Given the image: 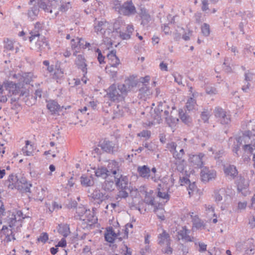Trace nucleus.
<instances>
[{
  "label": "nucleus",
  "instance_id": "obj_14",
  "mask_svg": "<svg viewBox=\"0 0 255 255\" xmlns=\"http://www.w3.org/2000/svg\"><path fill=\"white\" fill-rule=\"evenodd\" d=\"M75 64L78 69H80L85 74L87 73V64L86 60L83 55H78L75 61Z\"/></svg>",
  "mask_w": 255,
  "mask_h": 255
},
{
  "label": "nucleus",
  "instance_id": "obj_20",
  "mask_svg": "<svg viewBox=\"0 0 255 255\" xmlns=\"http://www.w3.org/2000/svg\"><path fill=\"white\" fill-rule=\"evenodd\" d=\"M17 184L18 190L25 192H30V187L32 186V184L28 183L25 178L22 177L20 179L18 180Z\"/></svg>",
  "mask_w": 255,
  "mask_h": 255
},
{
  "label": "nucleus",
  "instance_id": "obj_62",
  "mask_svg": "<svg viewBox=\"0 0 255 255\" xmlns=\"http://www.w3.org/2000/svg\"><path fill=\"white\" fill-rule=\"evenodd\" d=\"M150 76L148 75L145 76L144 77H140L139 78V84H146V83L148 84L149 82L150 81Z\"/></svg>",
  "mask_w": 255,
  "mask_h": 255
},
{
  "label": "nucleus",
  "instance_id": "obj_3",
  "mask_svg": "<svg viewBox=\"0 0 255 255\" xmlns=\"http://www.w3.org/2000/svg\"><path fill=\"white\" fill-rule=\"evenodd\" d=\"M39 4L41 8L50 13L53 9L65 12L72 7L71 2L66 0H40Z\"/></svg>",
  "mask_w": 255,
  "mask_h": 255
},
{
  "label": "nucleus",
  "instance_id": "obj_44",
  "mask_svg": "<svg viewBox=\"0 0 255 255\" xmlns=\"http://www.w3.org/2000/svg\"><path fill=\"white\" fill-rule=\"evenodd\" d=\"M196 105V101L192 98H189L186 103V107L188 111H191L194 109Z\"/></svg>",
  "mask_w": 255,
  "mask_h": 255
},
{
  "label": "nucleus",
  "instance_id": "obj_1",
  "mask_svg": "<svg viewBox=\"0 0 255 255\" xmlns=\"http://www.w3.org/2000/svg\"><path fill=\"white\" fill-rule=\"evenodd\" d=\"M24 218L23 213L20 210L17 211L16 214L12 213L7 217V221L10 229H8L6 226H3L1 229V232L6 236L7 242L15 240L13 232H18L20 230L22 227V219Z\"/></svg>",
  "mask_w": 255,
  "mask_h": 255
},
{
  "label": "nucleus",
  "instance_id": "obj_42",
  "mask_svg": "<svg viewBox=\"0 0 255 255\" xmlns=\"http://www.w3.org/2000/svg\"><path fill=\"white\" fill-rule=\"evenodd\" d=\"M254 50V47L249 45L246 44L243 50V55L245 57H249L252 54V52Z\"/></svg>",
  "mask_w": 255,
  "mask_h": 255
},
{
  "label": "nucleus",
  "instance_id": "obj_23",
  "mask_svg": "<svg viewBox=\"0 0 255 255\" xmlns=\"http://www.w3.org/2000/svg\"><path fill=\"white\" fill-rule=\"evenodd\" d=\"M39 1L40 0H38L37 5H34L28 10L27 13V16L31 20L35 19L39 13V8H41L39 4Z\"/></svg>",
  "mask_w": 255,
  "mask_h": 255
},
{
  "label": "nucleus",
  "instance_id": "obj_4",
  "mask_svg": "<svg viewBox=\"0 0 255 255\" xmlns=\"http://www.w3.org/2000/svg\"><path fill=\"white\" fill-rule=\"evenodd\" d=\"M115 185L118 191L117 196L120 198H126L128 196L129 193L131 192L132 189L130 186L127 176L118 173L114 176Z\"/></svg>",
  "mask_w": 255,
  "mask_h": 255
},
{
  "label": "nucleus",
  "instance_id": "obj_22",
  "mask_svg": "<svg viewBox=\"0 0 255 255\" xmlns=\"http://www.w3.org/2000/svg\"><path fill=\"white\" fill-rule=\"evenodd\" d=\"M42 24L39 22H37L35 25L34 28L30 31L29 34L30 36L29 37V40L30 42L32 41L37 36H41L40 32L42 30Z\"/></svg>",
  "mask_w": 255,
  "mask_h": 255
},
{
  "label": "nucleus",
  "instance_id": "obj_12",
  "mask_svg": "<svg viewBox=\"0 0 255 255\" xmlns=\"http://www.w3.org/2000/svg\"><path fill=\"white\" fill-rule=\"evenodd\" d=\"M190 230L187 229L186 226L182 227L181 230L177 232L178 240H182L185 242H192L194 241V238L189 235Z\"/></svg>",
  "mask_w": 255,
  "mask_h": 255
},
{
  "label": "nucleus",
  "instance_id": "obj_26",
  "mask_svg": "<svg viewBox=\"0 0 255 255\" xmlns=\"http://www.w3.org/2000/svg\"><path fill=\"white\" fill-rule=\"evenodd\" d=\"M164 184H159L157 187V196L160 198L166 199L168 201L170 199V195L167 192L169 190V188L167 187L166 189H164Z\"/></svg>",
  "mask_w": 255,
  "mask_h": 255
},
{
  "label": "nucleus",
  "instance_id": "obj_37",
  "mask_svg": "<svg viewBox=\"0 0 255 255\" xmlns=\"http://www.w3.org/2000/svg\"><path fill=\"white\" fill-rule=\"evenodd\" d=\"M63 70L60 68V63L57 61L55 64L53 77L57 79H60L63 77Z\"/></svg>",
  "mask_w": 255,
  "mask_h": 255
},
{
  "label": "nucleus",
  "instance_id": "obj_35",
  "mask_svg": "<svg viewBox=\"0 0 255 255\" xmlns=\"http://www.w3.org/2000/svg\"><path fill=\"white\" fill-rule=\"evenodd\" d=\"M115 185V181L106 179L102 185V188L105 191H112L114 190Z\"/></svg>",
  "mask_w": 255,
  "mask_h": 255
},
{
  "label": "nucleus",
  "instance_id": "obj_36",
  "mask_svg": "<svg viewBox=\"0 0 255 255\" xmlns=\"http://www.w3.org/2000/svg\"><path fill=\"white\" fill-rule=\"evenodd\" d=\"M47 109L52 113H55L60 110V106L58 103L55 101H50L47 104Z\"/></svg>",
  "mask_w": 255,
  "mask_h": 255
},
{
  "label": "nucleus",
  "instance_id": "obj_17",
  "mask_svg": "<svg viewBox=\"0 0 255 255\" xmlns=\"http://www.w3.org/2000/svg\"><path fill=\"white\" fill-rule=\"evenodd\" d=\"M106 168L108 171L107 172L109 174V176L112 175L114 176H116L119 173L118 171L120 170L119 163L116 160H112L108 163Z\"/></svg>",
  "mask_w": 255,
  "mask_h": 255
},
{
  "label": "nucleus",
  "instance_id": "obj_56",
  "mask_svg": "<svg viewBox=\"0 0 255 255\" xmlns=\"http://www.w3.org/2000/svg\"><path fill=\"white\" fill-rule=\"evenodd\" d=\"M179 180L181 186L187 185L188 183H190V180L189 179V176L188 175L183 177H180Z\"/></svg>",
  "mask_w": 255,
  "mask_h": 255
},
{
  "label": "nucleus",
  "instance_id": "obj_60",
  "mask_svg": "<svg viewBox=\"0 0 255 255\" xmlns=\"http://www.w3.org/2000/svg\"><path fill=\"white\" fill-rule=\"evenodd\" d=\"M18 180L17 179V177L15 176L13 174H10L7 179L5 182H6V184H7L8 182L11 183H17Z\"/></svg>",
  "mask_w": 255,
  "mask_h": 255
},
{
  "label": "nucleus",
  "instance_id": "obj_48",
  "mask_svg": "<svg viewBox=\"0 0 255 255\" xmlns=\"http://www.w3.org/2000/svg\"><path fill=\"white\" fill-rule=\"evenodd\" d=\"M48 240V235L47 233L43 232L40 234L39 237L37 238L38 242H41L43 244L46 243Z\"/></svg>",
  "mask_w": 255,
  "mask_h": 255
},
{
  "label": "nucleus",
  "instance_id": "obj_45",
  "mask_svg": "<svg viewBox=\"0 0 255 255\" xmlns=\"http://www.w3.org/2000/svg\"><path fill=\"white\" fill-rule=\"evenodd\" d=\"M201 31L205 36H208L210 33V25L206 23H204L201 26Z\"/></svg>",
  "mask_w": 255,
  "mask_h": 255
},
{
  "label": "nucleus",
  "instance_id": "obj_15",
  "mask_svg": "<svg viewBox=\"0 0 255 255\" xmlns=\"http://www.w3.org/2000/svg\"><path fill=\"white\" fill-rule=\"evenodd\" d=\"M204 154L199 153L197 155H193L190 157V161L195 166V168H201L203 166V157Z\"/></svg>",
  "mask_w": 255,
  "mask_h": 255
},
{
  "label": "nucleus",
  "instance_id": "obj_52",
  "mask_svg": "<svg viewBox=\"0 0 255 255\" xmlns=\"http://www.w3.org/2000/svg\"><path fill=\"white\" fill-rule=\"evenodd\" d=\"M184 154V149L182 148H181L179 149V152H178L177 150H176V151L175 152H174L173 156L176 159L180 160L182 158Z\"/></svg>",
  "mask_w": 255,
  "mask_h": 255
},
{
  "label": "nucleus",
  "instance_id": "obj_7",
  "mask_svg": "<svg viewBox=\"0 0 255 255\" xmlns=\"http://www.w3.org/2000/svg\"><path fill=\"white\" fill-rule=\"evenodd\" d=\"M98 218L94 211L88 210L84 219L81 222V226L83 229H91L92 227L97 223Z\"/></svg>",
  "mask_w": 255,
  "mask_h": 255
},
{
  "label": "nucleus",
  "instance_id": "obj_63",
  "mask_svg": "<svg viewBox=\"0 0 255 255\" xmlns=\"http://www.w3.org/2000/svg\"><path fill=\"white\" fill-rule=\"evenodd\" d=\"M105 239L107 242L110 243H113L115 240V239L113 237L110 235V234H109L107 232L105 233Z\"/></svg>",
  "mask_w": 255,
  "mask_h": 255
},
{
  "label": "nucleus",
  "instance_id": "obj_11",
  "mask_svg": "<svg viewBox=\"0 0 255 255\" xmlns=\"http://www.w3.org/2000/svg\"><path fill=\"white\" fill-rule=\"evenodd\" d=\"M90 197L93 200L95 203L99 205L101 204L103 201L108 199V195L105 193H103L98 188H96L91 194Z\"/></svg>",
  "mask_w": 255,
  "mask_h": 255
},
{
  "label": "nucleus",
  "instance_id": "obj_30",
  "mask_svg": "<svg viewBox=\"0 0 255 255\" xmlns=\"http://www.w3.org/2000/svg\"><path fill=\"white\" fill-rule=\"evenodd\" d=\"M108 24L106 21H99L97 23L95 22L94 25L95 31L98 34L99 33L104 34L105 32L106 25Z\"/></svg>",
  "mask_w": 255,
  "mask_h": 255
},
{
  "label": "nucleus",
  "instance_id": "obj_34",
  "mask_svg": "<svg viewBox=\"0 0 255 255\" xmlns=\"http://www.w3.org/2000/svg\"><path fill=\"white\" fill-rule=\"evenodd\" d=\"M246 181L243 177L240 176L236 181L237 189L239 192H242L244 189H246L248 185L245 183Z\"/></svg>",
  "mask_w": 255,
  "mask_h": 255
},
{
  "label": "nucleus",
  "instance_id": "obj_27",
  "mask_svg": "<svg viewBox=\"0 0 255 255\" xmlns=\"http://www.w3.org/2000/svg\"><path fill=\"white\" fill-rule=\"evenodd\" d=\"M57 230L58 232L65 238L70 233L69 225L67 224H58Z\"/></svg>",
  "mask_w": 255,
  "mask_h": 255
},
{
  "label": "nucleus",
  "instance_id": "obj_31",
  "mask_svg": "<svg viewBox=\"0 0 255 255\" xmlns=\"http://www.w3.org/2000/svg\"><path fill=\"white\" fill-rule=\"evenodd\" d=\"M193 229L194 228H196L197 230H201L202 229H204L205 227V224L204 222L199 218L197 216H195L193 219Z\"/></svg>",
  "mask_w": 255,
  "mask_h": 255
},
{
  "label": "nucleus",
  "instance_id": "obj_53",
  "mask_svg": "<svg viewBox=\"0 0 255 255\" xmlns=\"http://www.w3.org/2000/svg\"><path fill=\"white\" fill-rule=\"evenodd\" d=\"M188 187L187 189L188 191V193L189 195H191L194 191L196 190L197 187L196 186L195 183L194 182L191 183V181L190 183H188L187 185Z\"/></svg>",
  "mask_w": 255,
  "mask_h": 255
},
{
  "label": "nucleus",
  "instance_id": "obj_50",
  "mask_svg": "<svg viewBox=\"0 0 255 255\" xmlns=\"http://www.w3.org/2000/svg\"><path fill=\"white\" fill-rule=\"evenodd\" d=\"M167 148L173 155L174 152L177 150V144L174 142H171L167 144Z\"/></svg>",
  "mask_w": 255,
  "mask_h": 255
},
{
  "label": "nucleus",
  "instance_id": "obj_33",
  "mask_svg": "<svg viewBox=\"0 0 255 255\" xmlns=\"http://www.w3.org/2000/svg\"><path fill=\"white\" fill-rule=\"evenodd\" d=\"M108 171L106 167H101L98 168L95 171V175L97 177H100L104 179H106L109 177V174L108 173Z\"/></svg>",
  "mask_w": 255,
  "mask_h": 255
},
{
  "label": "nucleus",
  "instance_id": "obj_2",
  "mask_svg": "<svg viewBox=\"0 0 255 255\" xmlns=\"http://www.w3.org/2000/svg\"><path fill=\"white\" fill-rule=\"evenodd\" d=\"M5 87L8 92L7 96L11 98V104L19 100H24L29 95L28 88L22 82L16 83L9 81L8 84H7Z\"/></svg>",
  "mask_w": 255,
  "mask_h": 255
},
{
  "label": "nucleus",
  "instance_id": "obj_5",
  "mask_svg": "<svg viewBox=\"0 0 255 255\" xmlns=\"http://www.w3.org/2000/svg\"><path fill=\"white\" fill-rule=\"evenodd\" d=\"M128 92V89L125 84H112L107 89L106 95L111 101L119 102L124 100Z\"/></svg>",
  "mask_w": 255,
  "mask_h": 255
},
{
  "label": "nucleus",
  "instance_id": "obj_39",
  "mask_svg": "<svg viewBox=\"0 0 255 255\" xmlns=\"http://www.w3.org/2000/svg\"><path fill=\"white\" fill-rule=\"evenodd\" d=\"M105 69L106 72L110 74L112 78H115L117 77L118 71L119 70L118 66L114 67L111 66H106Z\"/></svg>",
  "mask_w": 255,
  "mask_h": 255
},
{
  "label": "nucleus",
  "instance_id": "obj_25",
  "mask_svg": "<svg viewBox=\"0 0 255 255\" xmlns=\"http://www.w3.org/2000/svg\"><path fill=\"white\" fill-rule=\"evenodd\" d=\"M139 175L145 179H149L150 177V169L147 165L139 166L137 168Z\"/></svg>",
  "mask_w": 255,
  "mask_h": 255
},
{
  "label": "nucleus",
  "instance_id": "obj_49",
  "mask_svg": "<svg viewBox=\"0 0 255 255\" xmlns=\"http://www.w3.org/2000/svg\"><path fill=\"white\" fill-rule=\"evenodd\" d=\"M145 203L149 205H151L156 209L157 208L154 201V198L151 196H146L145 198Z\"/></svg>",
  "mask_w": 255,
  "mask_h": 255
},
{
  "label": "nucleus",
  "instance_id": "obj_40",
  "mask_svg": "<svg viewBox=\"0 0 255 255\" xmlns=\"http://www.w3.org/2000/svg\"><path fill=\"white\" fill-rule=\"evenodd\" d=\"M33 74L32 73H25L22 74V77L21 80L22 83H23L24 85H29L32 80Z\"/></svg>",
  "mask_w": 255,
  "mask_h": 255
},
{
  "label": "nucleus",
  "instance_id": "obj_6",
  "mask_svg": "<svg viewBox=\"0 0 255 255\" xmlns=\"http://www.w3.org/2000/svg\"><path fill=\"white\" fill-rule=\"evenodd\" d=\"M99 146L103 151L109 154H115L120 150V146L118 141H111L106 138L99 141Z\"/></svg>",
  "mask_w": 255,
  "mask_h": 255
},
{
  "label": "nucleus",
  "instance_id": "obj_61",
  "mask_svg": "<svg viewBox=\"0 0 255 255\" xmlns=\"http://www.w3.org/2000/svg\"><path fill=\"white\" fill-rule=\"evenodd\" d=\"M77 45H78V50L79 49H83L84 47V44L85 43L84 39L82 38H79L78 37L76 38Z\"/></svg>",
  "mask_w": 255,
  "mask_h": 255
},
{
  "label": "nucleus",
  "instance_id": "obj_28",
  "mask_svg": "<svg viewBox=\"0 0 255 255\" xmlns=\"http://www.w3.org/2000/svg\"><path fill=\"white\" fill-rule=\"evenodd\" d=\"M136 76L134 75L130 76L127 79L125 80V84L128 89V91L134 87L138 85V81L135 79Z\"/></svg>",
  "mask_w": 255,
  "mask_h": 255
},
{
  "label": "nucleus",
  "instance_id": "obj_46",
  "mask_svg": "<svg viewBox=\"0 0 255 255\" xmlns=\"http://www.w3.org/2000/svg\"><path fill=\"white\" fill-rule=\"evenodd\" d=\"M210 117V112L207 109H204L201 113V118L204 123L208 122Z\"/></svg>",
  "mask_w": 255,
  "mask_h": 255
},
{
  "label": "nucleus",
  "instance_id": "obj_16",
  "mask_svg": "<svg viewBox=\"0 0 255 255\" xmlns=\"http://www.w3.org/2000/svg\"><path fill=\"white\" fill-rule=\"evenodd\" d=\"M36 38H37V39L35 43V48L37 51H41L45 49L46 47H47L48 49H50L48 40L45 36L41 35L37 36Z\"/></svg>",
  "mask_w": 255,
  "mask_h": 255
},
{
  "label": "nucleus",
  "instance_id": "obj_18",
  "mask_svg": "<svg viewBox=\"0 0 255 255\" xmlns=\"http://www.w3.org/2000/svg\"><path fill=\"white\" fill-rule=\"evenodd\" d=\"M224 172L226 176H230L232 179H234L238 175V170L234 165L225 166L224 167Z\"/></svg>",
  "mask_w": 255,
  "mask_h": 255
},
{
  "label": "nucleus",
  "instance_id": "obj_10",
  "mask_svg": "<svg viewBox=\"0 0 255 255\" xmlns=\"http://www.w3.org/2000/svg\"><path fill=\"white\" fill-rule=\"evenodd\" d=\"M217 176V172L214 169H210L207 167H204L201 172V179L203 182H208L214 180Z\"/></svg>",
  "mask_w": 255,
  "mask_h": 255
},
{
  "label": "nucleus",
  "instance_id": "obj_47",
  "mask_svg": "<svg viewBox=\"0 0 255 255\" xmlns=\"http://www.w3.org/2000/svg\"><path fill=\"white\" fill-rule=\"evenodd\" d=\"M247 243V241H240L237 243L236 247L237 249L239 250H245L247 251L248 249V247L246 245Z\"/></svg>",
  "mask_w": 255,
  "mask_h": 255
},
{
  "label": "nucleus",
  "instance_id": "obj_9",
  "mask_svg": "<svg viewBox=\"0 0 255 255\" xmlns=\"http://www.w3.org/2000/svg\"><path fill=\"white\" fill-rule=\"evenodd\" d=\"M119 12L124 15H130L136 12V9L131 0L125 2L119 8Z\"/></svg>",
  "mask_w": 255,
  "mask_h": 255
},
{
  "label": "nucleus",
  "instance_id": "obj_43",
  "mask_svg": "<svg viewBox=\"0 0 255 255\" xmlns=\"http://www.w3.org/2000/svg\"><path fill=\"white\" fill-rule=\"evenodd\" d=\"M116 107L114 108L113 111L115 117L119 118L122 117L124 114L122 107H121L119 105H116Z\"/></svg>",
  "mask_w": 255,
  "mask_h": 255
},
{
  "label": "nucleus",
  "instance_id": "obj_55",
  "mask_svg": "<svg viewBox=\"0 0 255 255\" xmlns=\"http://www.w3.org/2000/svg\"><path fill=\"white\" fill-rule=\"evenodd\" d=\"M96 52L98 53V60L100 64L105 63V62L104 60H105V56H104L102 55V52L100 50V49L97 48L96 50Z\"/></svg>",
  "mask_w": 255,
  "mask_h": 255
},
{
  "label": "nucleus",
  "instance_id": "obj_21",
  "mask_svg": "<svg viewBox=\"0 0 255 255\" xmlns=\"http://www.w3.org/2000/svg\"><path fill=\"white\" fill-rule=\"evenodd\" d=\"M158 244L160 246L166 245L171 242L169 234L164 230H163L162 233L158 236Z\"/></svg>",
  "mask_w": 255,
  "mask_h": 255
},
{
  "label": "nucleus",
  "instance_id": "obj_58",
  "mask_svg": "<svg viewBox=\"0 0 255 255\" xmlns=\"http://www.w3.org/2000/svg\"><path fill=\"white\" fill-rule=\"evenodd\" d=\"M107 233H108L110 235L113 237L115 239L118 237L119 236H120V233H116L113 230V227H110L107 229Z\"/></svg>",
  "mask_w": 255,
  "mask_h": 255
},
{
  "label": "nucleus",
  "instance_id": "obj_8",
  "mask_svg": "<svg viewBox=\"0 0 255 255\" xmlns=\"http://www.w3.org/2000/svg\"><path fill=\"white\" fill-rule=\"evenodd\" d=\"M215 116L222 125H228L231 122L230 116L222 108L218 107L214 110Z\"/></svg>",
  "mask_w": 255,
  "mask_h": 255
},
{
  "label": "nucleus",
  "instance_id": "obj_24",
  "mask_svg": "<svg viewBox=\"0 0 255 255\" xmlns=\"http://www.w3.org/2000/svg\"><path fill=\"white\" fill-rule=\"evenodd\" d=\"M80 182L83 186H92L94 184V178L92 175L83 174L80 177Z\"/></svg>",
  "mask_w": 255,
  "mask_h": 255
},
{
  "label": "nucleus",
  "instance_id": "obj_54",
  "mask_svg": "<svg viewBox=\"0 0 255 255\" xmlns=\"http://www.w3.org/2000/svg\"><path fill=\"white\" fill-rule=\"evenodd\" d=\"M4 42L5 43L4 45V48L8 50H13V43L12 41L7 38L6 41H4Z\"/></svg>",
  "mask_w": 255,
  "mask_h": 255
},
{
  "label": "nucleus",
  "instance_id": "obj_29",
  "mask_svg": "<svg viewBox=\"0 0 255 255\" xmlns=\"http://www.w3.org/2000/svg\"><path fill=\"white\" fill-rule=\"evenodd\" d=\"M141 18V24L143 26L146 25L151 20V16L145 8H141L140 12Z\"/></svg>",
  "mask_w": 255,
  "mask_h": 255
},
{
  "label": "nucleus",
  "instance_id": "obj_59",
  "mask_svg": "<svg viewBox=\"0 0 255 255\" xmlns=\"http://www.w3.org/2000/svg\"><path fill=\"white\" fill-rule=\"evenodd\" d=\"M166 245V247L164 249L162 250V252L164 254H166L168 255L172 254L173 252V249L170 246L171 243H169V244H167Z\"/></svg>",
  "mask_w": 255,
  "mask_h": 255
},
{
  "label": "nucleus",
  "instance_id": "obj_13",
  "mask_svg": "<svg viewBox=\"0 0 255 255\" xmlns=\"http://www.w3.org/2000/svg\"><path fill=\"white\" fill-rule=\"evenodd\" d=\"M108 60V63L107 66H111L112 67L119 66L121 64L120 59L116 55V50H113L110 52L107 55Z\"/></svg>",
  "mask_w": 255,
  "mask_h": 255
},
{
  "label": "nucleus",
  "instance_id": "obj_38",
  "mask_svg": "<svg viewBox=\"0 0 255 255\" xmlns=\"http://www.w3.org/2000/svg\"><path fill=\"white\" fill-rule=\"evenodd\" d=\"M214 194L215 201L218 202L223 200V197L226 194V192L225 189L221 188L219 190H215Z\"/></svg>",
  "mask_w": 255,
  "mask_h": 255
},
{
  "label": "nucleus",
  "instance_id": "obj_32",
  "mask_svg": "<svg viewBox=\"0 0 255 255\" xmlns=\"http://www.w3.org/2000/svg\"><path fill=\"white\" fill-rule=\"evenodd\" d=\"M179 118L183 123L185 124L189 125L192 122V118L187 115L183 110H180L179 111Z\"/></svg>",
  "mask_w": 255,
  "mask_h": 255
},
{
  "label": "nucleus",
  "instance_id": "obj_51",
  "mask_svg": "<svg viewBox=\"0 0 255 255\" xmlns=\"http://www.w3.org/2000/svg\"><path fill=\"white\" fill-rule=\"evenodd\" d=\"M138 136L145 137L146 139H149L151 136V132L148 130H143L137 134Z\"/></svg>",
  "mask_w": 255,
  "mask_h": 255
},
{
  "label": "nucleus",
  "instance_id": "obj_64",
  "mask_svg": "<svg viewBox=\"0 0 255 255\" xmlns=\"http://www.w3.org/2000/svg\"><path fill=\"white\" fill-rule=\"evenodd\" d=\"M206 92L207 94L209 95L216 94L217 93V91L215 88L214 87H207L206 89Z\"/></svg>",
  "mask_w": 255,
  "mask_h": 255
},
{
  "label": "nucleus",
  "instance_id": "obj_41",
  "mask_svg": "<svg viewBox=\"0 0 255 255\" xmlns=\"http://www.w3.org/2000/svg\"><path fill=\"white\" fill-rule=\"evenodd\" d=\"M88 210H87L84 206H80L76 209L77 216L78 219L82 222L86 213Z\"/></svg>",
  "mask_w": 255,
  "mask_h": 255
},
{
  "label": "nucleus",
  "instance_id": "obj_19",
  "mask_svg": "<svg viewBox=\"0 0 255 255\" xmlns=\"http://www.w3.org/2000/svg\"><path fill=\"white\" fill-rule=\"evenodd\" d=\"M138 95L140 99H145L151 94L150 88L147 84H138Z\"/></svg>",
  "mask_w": 255,
  "mask_h": 255
},
{
  "label": "nucleus",
  "instance_id": "obj_57",
  "mask_svg": "<svg viewBox=\"0 0 255 255\" xmlns=\"http://www.w3.org/2000/svg\"><path fill=\"white\" fill-rule=\"evenodd\" d=\"M25 145L26 146L22 148V151L26 155L30 156L32 154V151L27 150V148H28V145H30V146H31L32 145H30V141L29 140L26 141Z\"/></svg>",
  "mask_w": 255,
  "mask_h": 255
}]
</instances>
